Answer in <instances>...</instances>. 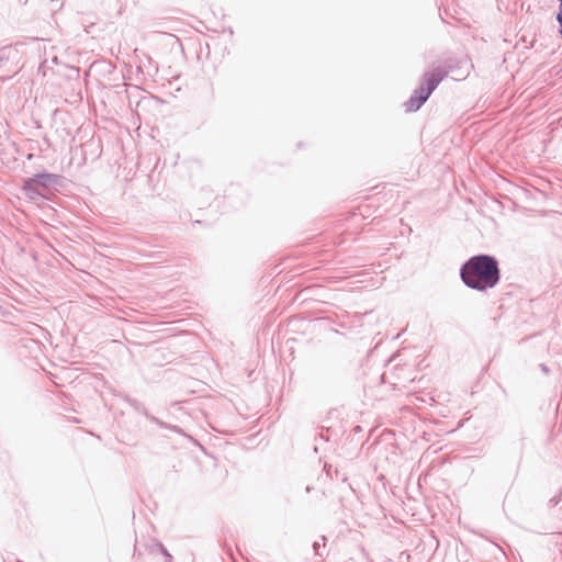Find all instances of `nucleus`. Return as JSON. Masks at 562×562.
Masks as SVG:
<instances>
[{
    "instance_id": "obj_4",
    "label": "nucleus",
    "mask_w": 562,
    "mask_h": 562,
    "mask_svg": "<svg viewBox=\"0 0 562 562\" xmlns=\"http://www.w3.org/2000/svg\"><path fill=\"white\" fill-rule=\"evenodd\" d=\"M34 183H36V180H35V179H34V180L29 181V182L26 183V186H25V190H26V191H30V190H31V188H32V186H33Z\"/></svg>"
},
{
    "instance_id": "obj_1",
    "label": "nucleus",
    "mask_w": 562,
    "mask_h": 562,
    "mask_svg": "<svg viewBox=\"0 0 562 562\" xmlns=\"http://www.w3.org/2000/svg\"><path fill=\"white\" fill-rule=\"evenodd\" d=\"M463 282L480 291L493 288L499 280L497 261L490 256H475L468 260L461 269Z\"/></svg>"
},
{
    "instance_id": "obj_3",
    "label": "nucleus",
    "mask_w": 562,
    "mask_h": 562,
    "mask_svg": "<svg viewBox=\"0 0 562 562\" xmlns=\"http://www.w3.org/2000/svg\"><path fill=\"white\" fill-rule=\"evenodd\" d=\"M448 71L443 68H435L425 75L426 87L425 90L429 91V94L436 89V87L443 80Z\"/></svg>"
},
{
    "instance_id": "obj_2",
    "label": "nucleus",
    "mask_w": 562,
    "mask_h": 562,
    "mask_svg": "<svg viewBox=\"0 0 562 562\" xmlns=\"http://www.w3.org/2000/svg\"><path fill=\"white\" fill-rule=\"evenodd\" d=\"M429 97V91H426L425 87L416 89L413 95L404 104L406 112L417 111L428 100Z\"/></svg>"
}]
</instances>
